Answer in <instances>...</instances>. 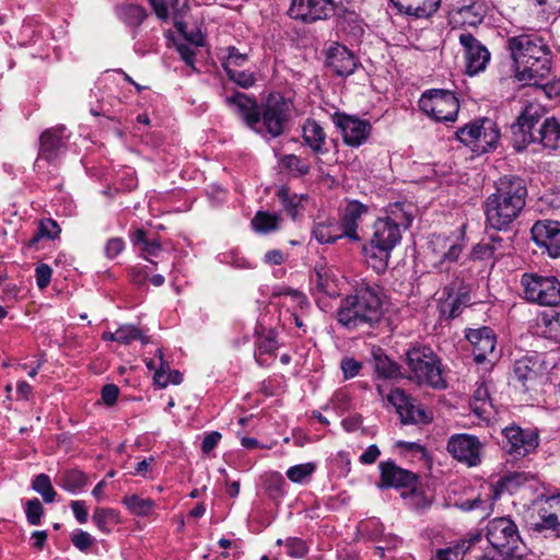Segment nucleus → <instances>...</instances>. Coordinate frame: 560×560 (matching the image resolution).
Segmentation results:
<instances>
[{"label":"nucleus","mask_w":560,"mask_h":560,"mask_svg":"<svg viewBox=\"0 0 560 560\" xmlns=\"http://www.w3.org/2000/svg\"><path fill=\"white\" fill-rule=\"evenodd\" d=\"M508 48L516 66L518 81L536 85L547 79L550 50L542 37H510Z\"/></svg>","instance_id":"f03ea898"},{"label":"nucleus","mask_w":560,"mask_h":560,"mask_svg":"<svg viewBox=\"0 0 560 560\" xmlns=\"http://www.w3.org/2000/svg\"><path fill=\"white\" fill-rule=\"evenodd\" d=\"M278 349V341L273 331H269L266 336H261L257 340V348L255 351V360L260 366L270 365Z\"/></svg>","instance_id":"2f4dec72"},{"label":"nucleus","mask_w":560,"mask_h":560,"mask_svg":"<svg viewBox=\"0 0 560 560\" xmlns=\"http://www.w3.org/2000/svg\"><path fill=\"white\" fill-rule=\"evenodd\" d=\"M486 536L493 547L491 556L504 560H522L525 556V545L516 524L510 517H495L489 521Z\"/></svg>","instance_id":"39448f33"},{"label":"nucleus","mask_w":560,"mask_h":560,"mask_svg":"<svg viewBox=\"0 0 560 560\" xmlns=\"http://www.w3.org/2000/svg\"><path fill=\"white\" fill-rule=\"evenodd\" d=\"M466 296H448L445 301L440 304L441 315L445 318L457 317L463 310V306L467 301Z\"/></svg>","instance_id":"09e8293b"},{"label":"nucleus","mask_w":560,"mask_h":560,"mask_svg":"<svg viewBox=\"0 0 560 560\" xmlns=\"http://www.w3.org/2000/svg\"><path fill=\"white\" fill-rule=\"evenodd\" d=\"M533 478V475L525 471H514L506 474L498 481L497 491H506L512 493L516 491L521 486L532 480Z\"/></svg>","instance_id":"f704fd0d"},{"label":"nucleus","mask_w":560,"mask_h":560,"mask_svg":"<svg viewBox=\"0 0 560 560\" xmlns=\"http://www.w3.org/2000/svg\"><path fill=\"white\" fill-rule=\"evenodd\" d=\"M482 444L479 439L471 434H454L448 439L447 452L458 462L468 467L480 464Z\"/></svg>","instance_id":"4468645a"},{"label":"nucleus","mask_w":560,"mask_h":560,"mask_svg":"<svg viewBox=\"0 0 560 560\" xmlns=\"http://www.w3.org/2000/svg\"><path fill=\"white\" fill-rule=\"evenodd\" d=\"M464 48L465 73L474 77L483 72L490 62L491 54L477 37H459Z\"/></svg>","instance_id":"f3484780"},{"label":"nucleus","mask_w":560,"mask_h":560,"mask_svg":"<svg viewBox=\"0 0 560 560\" xmlns=\"http://www.w3.org/2000/svg\"><path fill=\"white\" fill-rule=\"evenodd\" d=\"M407 364L412 378L420 384H428L435 388L445 387L442 378L440 362L429 347L412 348L407 352Z\"/></svg>","instance_id":"6e6552de"},{"label":"nucleus","mask_w":560,"mask_h":560,"mask_svg":"<svg viewBox=\"0 0 560 560\" xmlns=\"http://www.w3.org/2000/svg\"><path fill=\"white\" fill-rule=\"evenodd\" d=\"M481 119L465 125L456 131L457 139L464 144L471 148L476 143V136L480 132Z\"/></svg>","instance_id":"4d7b16f0"},{"label":"nucleus","mask_w":560,"mask_h":560,"mask_svg":"<svg viewBox=\"0 0 560 560\" xmlns=\"http://www.w3.org/2000/svg\"><path fill=\"white\" fill-rule=\"evenodd\" d=\"M503 450L514 458H522L533 453L538 446V435L518 425L506 427L502 431Z\"/></svg>","instance_id":"f8f14e48"},{"label":"nucleus","mask_w":560,"mask_h":560,"mask_svg":"<svg viewBox=\"0 0 560 560\" xmlns=\"http://www.w3.org/2000/svg\"><path fill=\"white\" fill-rule=\"evenodd\" d=\"M68 136L65 126L51 127L44 130L39 137V150L35 167L42 170L43 162L55 164L67 149Z\"/></svg>","instance_id":"9b49d317"},{"label":"nucleus","mask_w":560,"mask_h":560,"mask_svg":"<svg viewBox=\"0 0 560 560\" xmlns=\"http://www.w3.org/2000/svg\"><path fill=\"white\" fill-rule=\"evenodd\" d=\"M226 73L233 82L244 89L253 86L256 81L254 73L249 71H237L226 68Z\"/></svg>","instance_id":"680f3d73"},{"label":"nucleus","mask_w":560,"mask_h":560,"mask_svg":"<svg viewBox=\"0 0 560 560\" xmlns=\"http://www.w3.org/2000/svg\"><path fill=\"white\" fill-rule=\"evenodd\" d=\"M281 164L295 176L306 175L311 170L310 164L295 154H287L282 156Z\"/></svg>","instance_id":"de8ad7c7"},{"label":"nucleus","mask_w":560,"mask_h":560,"mask_svg":"<svg viewBox=\"0 0 560 560\" xmlns=\"http://www.w3.org/2000/svg\"><path fill=\"white\" fill-rule=\"evenodd\" d=\"M369 212V207L357 201H350L346 208L343 215L341 218V235L352 240L359 241L360 237L357 233L359 223L362 220V217Z\"/></svg>","instance_id":"bb28decb"},{"label":"nucleus","mask_w":560,"mask_h":560,"mask_svg":"<svg viewBox=\"0 0 560 560\" xmlns=\"http://www.w3.org/2000/svg\"><path fill=\"white\" fill-rule=\"evenodd\" d=\"M278 197L287 212L291 215L292 219H295L298 215V207L301 203L302 197H299L295 194L291 195L290 190L287 188H281L278 191Z\"/></svg>","instance_id":"6e6d98bb"},{"label":"nucleus","mask_w":560,"mask_h":560,"mask_svg":"<svg viewBox=\"0 0 560 560\" xmlns=\"http://www.w3.org/2000/svg\"><path fill=\"white\" fill-rule=\"evenodd\" d=\"M132 245L138 248L140 256L154 266L155 261L151 257H158L161 253V244L156 238H150L145 231L138 229L130 234Z\"/></svg>","instance_id":"7c9ffc66"},{"label":"nucleus","mask_w":560,"mask_h":560,"mask_svg":"<svg viewBox=\"0 0 560 560\" xmlns=\"http://www.w3.org/2000/svg\"><path fill=\"white\" fill-rule=\"evenodd\" d=\"M32 488L42 495L46 503L55 501L57 492L55 491L50 478L46 474H39L33 480Z\"/></svg>","instance_id":"c03bdc74"},{"label":"nucleus","mask_w":560,"mask_h":560,"mask_svg":"<svg viewBox=\"0 0 560 560\" xmlns=\"http://www.w3.org/2000/svg\"><path fill=\"white\" fill-rule=\"evenodd\" d=\"M154 12L159 19L167 21L172 15L174 27L179 35H189L187 33V8H179V0H158Z\"/></svg>","instance_id":"b1692460"},{"label":"nucleus","mask_w":560,"mask_h":560,"mask_svg":"<svg viewBox=\"0 0 560 560\" xmlns=\"http://www.w3.org/2000/svg\"><path fill=\"white\" fill-rule=\"evenodd\" d=\"M375 373L380 378L398 377L399 366L386 355H375Z\"/></svg>","instance_id":"37998d69"},{"label":"nucleus","mask_w":560,"mask_h":560,"mask_svg":"<svg viewBox=\"0 0 560 560\" xmlns=\"http://www.w3.org/2000/svg\"><path fill=\"white\" fill-rule=\"evenodd\" d=\"M279 217L269 212L258 211L252 220L255 231L260 233H269L277 230Z\"/></svg>","instance_id":"79ce46f5"},{"label":"nucleus","mask_w":560,"mask_h":560,"mask_svg":"<svg viewBox=\"0 0 560 560\" xmlns=\"http://www.w3.org/2000/svg\"><path fill=\"white\" fill-rule=\"evenodd\" d=\"M133 340H140L142 343H148L149 339L142 331L133 325H122L116 330V341L128 345Z\"/></svg>","instance_id":"49530a36"},{"label":"nucleus","mask_w":560,"mask_h":560,"mask_svg":"<svg viewBox=\"0 0 560 560\" xmlns=\"http://www.w3.org/2000/svg\"><path fill=\"white\" fill-rule=\"evenodd\" d=\"M92 520L96 527L103 533H109V525L118 524L120 522L119 513L109 508H96Z\"/></svg>","instance_id":"c9c22d12"},{"label":"nucleus","mask_w":560,"mask_h":560,"mask_svg":"<svg viewBox=\"0 0 560 560\" xmlns=\"http://www.w3.org/2000/svg\"><path fill=\"white\" fill-rule=\"evenodd\" d=\"M368 264L372 267L377 273L384 272L388 267V259L390 257V253H383L382 250L372 249V244L370 243L369 247L364 248Z\"/></svg>","instance_id":"a18cd8bd"},{"label":"nucleus","mask_w":560,"mask_h":560,"mask_svg":"<svg viewBox=\"0 0 560 560\" xmlns=\"http://www.w3.org/2000/svg\"><path fill=\"white\" fill-rule=\"evenodd\" d=\"M401 13L416 18H430L441 4V0H390Z\"/></svg>","instance_id":"cd10ccee"},{"label":"nucleus","mask_w":560,"mask_h":560,"mask_svg":"<svg viewBox=\"0 0 560 560\" xmlns=\"http://www.w3.org/2000/svg\"><path fill=\"white\" fill-rule=\"evenodd\" d=\"M291 103L280 93H270L260 104L258 125L254 132L262 137H280L290 118Z\"/></svg>","instance_id":"423d86ee"},{"label":"nucleus","mask_w":560,"mask_h":560,"mask_svg":"<svg viewBox=\"0 0 560 560\" xmlns=\"http://www.w3.org/2000/svg\"><path fill=\"white\" fill-rule=\"evenodd\" d=\"M167 47H174L185 63L197 72L195 57L206 46V37H167Z\"/></svg>","instance_id":"a878e982"},{"label":"nucleus","mask_w":560,"mask_h":560,"mask_svg":"<svg viewBox=\"0 0 560 560\" xmlns=\"http://www.w3.org/2000/svg\"><path fill=\"white\" fill-rule=\"evenodd\" d=\"M533 241L545 248L550 257H560V222L553 220L537 221L532 230Z\"/></svg>","instance_id":"6ab92c4d"},{"label":"nucleus","mask_w":560,"mask_h":560,"mask_svg":"<svg viewBox=\"0 0 560 560\" xmlns=\"http://www.w3.org/2000/svg\"><path fill=\"white\" fill-rule=\"evenodd\" d=\"M411 205L395 202L385 209L383 217L375 220L372 225L370 243L372 249L392 253L400 243L402 232L406 231L413 220Z\"/></svg>","instance_id":"20e7f679"},{"label":"nucleus","mask_w":560,"mask_h":560,"mask_svg":"<svg viewBox=\"0 0 560 560\" xmlns=\"http://www.w3.org/2000/svg\"><path fill=\"white\" fill-rule=\"evenodd\" d=\"M419 108L436 121H454L457 117L459 103L452 91L433 89L421 95Z\"/></svg>","instance_id":"1a4fd4ad"},{"label":"nucleus","mask_w":560,"mask_h":560,"mask_svg":"<svg viewBox=\"0 0 560 560\" xmlns=\"http://www.w3.org/2000/svg\"><path fill=\"white\" fill-rule=\"evenodd\" d=\"M60 231L61 230L55 220L44 219L39 222L37 232L31 240V243L35 244L44 237H46L48 240H54L59 235Z\"/></svg>","instance_id":"8fccbe9b"},{"label":"nucleus","mask_w":560,"mask_h":560,"mask_svg":"<svg viewBox=\"0 0 560 560\" xmlns=\"http://www.w3.org/2000/svg\"><path fill=\"white\" fill-rule=\"evenodd\" d=\"M542 335L551 340L560 341V314L551 317H544Z\"/></svg>","instance_id":"13d9d810"},{"label":"nucleus","mask_w":560,"mask_h":560,"mask_svg":"<svg viewBox=\"0 0 560 560\" xmlns=\"http://www.w3.org/2000/svg\"><path fill=\"white\" fill-rule=\"evenodd\" d=\"M387 400L396 408L401 422L405 424H424L432 420V412L428 411L402 389L395 388L390 390Z\"/></svg>","instance_id":"9d476101"},{"label":"nucleus","mask_w":560,"mask_h":560,"mask_svg":"<svg viewBox=\"0 0 560 560\" xmlns=\"http://www.w3.org/2000/svg\"><path fill=\"white\" fill-rule=\"evenodd\" d=\"M466 338L472 347L474 360L476 363H489L493 365L500 358V351H497V337L490 327H480L468 329Z\"/></svg>","instance_id":"ddd939ff"},{"label":"nucleus","mask_w":560,"mask_h":560,"mask_svg":"<svg viewBox=\"0 0 560 560\" xmlns=\"http://www.w3.org/2000/svg\"><path fill=\"white\" fill-rule=\"evenodd\" d=\"M334 0H292L289 15L304 23L326 19L332 11Z\"/></svg>","instance_id":"a211bd4d"},{"label":"nucleus","mask_w":560,"mask_h":560,"mask_svg":"<svg viewBox=\"0 0 560 560\" xmlns=\"http://www.w3.org/2000/svg\"><path fill=\"white\" fill-rule=\"evenodd\" d=\"M27 522L32 525H39L44 514V508L36 498L28 500L25 508Z\"/></svg>","instance_id":"052dcab7"},{"label":"nucleus","mask_w":560,"mask_h":560,"mask_svg":"<svg viewBox=\"0 0 560 560\" xmlns=\"http://www.w3.org/2000/svg\"><path fill=\"white\" fill-rule=\"evenodd\" d=\"M314 470H315V465L313 463L300 464V465L290 467L287 470V477L292 482L302 483L308 477L312 476Z\"/></svg>","instance_id":"5fc2aeb1"},{"label":"nucleus","mask_w":560,"mask_h":560,"mask_svg":"<svg viewBox=\"0 0 560 560\" xmlns=\"http://www.w3.org/2000/svg\"><path fill=\"white\" fill-rule=\"evenodd\" d=\"M514 377L525 386V383L536 376V372L529 366L528 361L517 360L513 369Z\"/></svg>","instance_id":"bf43d9fd"},{"label":"nucleus","mask_w":560,"mask_h":560,"mask_svg":"<svg viewBox=\"0 0 560 560\" xmlns=\"http://www.w3.org/2000/svg\"><path fill=\"white\" fill-rule=\"evenodd\" d=\"M118 15L124 23L130 26L140 25L147 16L144 9L138 4L120 5L118 8Z\"/></svg>","instance_id":"e433bc0d"},{"label":"nucleus","mask_w":560,"mask_h":560,"mask_svg":"<svg viewBox=\"0 0 560 560\" xmlns=\"http://www.w3.org/2000/svg\"><path fill=\"white\" fill-rule=\"evenodd\" d=\"M334 122L341 130L345 143L351 147H360L371 132L370 122L354 116L336 114Z\"/></svg>","instance_id":"aec40b11"},{"label":"nucleus","mask_w":560,"mask_h":560,"mask_svg":"<svg viewBox=\"0 0 560 560\" xmlns=\"http://www.w3.org/2000/svg\"><path fill=\"white\" fill-rule=\"evenodd\" d=\"M337 279L332 271L326 268L316 269V287L327 295L337 294Z\"/></svg>","instance_id":"a19ab883"},{"label":"nucleus","mask_w":560,"mask_h":560,"mask_svg":"<svg viewBox=\"0 0 560 560\" xmlns=\"http://www.w3.org/2000/svg\"><path fill=\"white\" fill-rule=\"evenodd\" d=\"M511 130L512 144L517 152L523 151L529 143L537 141V137L533 131L516 122L511 126Z\"/></svg>","instance_id":"58836bf2"},{"label":"nucleus","mask_w":560,"mask_h":560,"mask_svg":"<svg viewBox=\"0 0 560 560\" xmlns=\"http://www.w3.org/2000/svg\"><path fill=\"white\" fill-rule=\"evenodd\" d=\"M302 138L313 153L325 154L328 151L325 148L326 132L316 120L306 119L302 127Z\"/></svg>","instance_id":"c756f323"},{"label":"nucleus","mask_w":560,"mask_h":560,"mask_svg":"<svg viewBox=\"0 0 560 560\" xmlns=\"http://www.w3.org/2000/svg\"><path fill=\"white\" fill-rule=\"evenodd\" d=\"M52 270L46 264H40L35 269L36 283L39 289H45L51 280Z\"/></svg>","instance_id":"338daca9"},{"label":"nucleus","mask_w":560,"mask_h":560,"mask_svg":"<svg viewBox=\"0 0 560 560\" xmlns=\"http://www.w3.org/2000/svg\"><path fill=\"white\" fill-rule=\"evenodd\" d=\"M524 298L541 306L560 304V281L551 275L526 272L521 278Z\"/></svg>","instance_id":"0eeeda50"},{"label":"nucleus","mask_w":560,"mask_h":560,"mask_svg":"<svg viewBox=\"0 0 560 560\" xmlns=\"http://www.w3.org/2000/svg\"><path fill=\"white\" fill-rule=\"evenodd\" d=\"M476 137V143L471 145V150L477 154H483L497 147L500 132L491 119L483 118L481 119L480 132Z\"/></svg>","instance_id":"c85d7f7f"},{"label":"nucleus","mask_w":560,"mask_h":560,"mask_svg":"<svg viewBox=\"0 0 560 560\" xmlns=\"http://www.w3.org/2000/svg\"><path fill=\"white\" fill-rule=\"evenodd\" d=\"M540 118V109L536 105H528L518 116L516 124L533 131L534 127L538 124Z\"/></svg>","instance_id":"603ef678"},{"label":"nucleus","mask_w":560,"mask_h":560,"mask_svg":"<svg viewBox=\"0 0 560 560\" xmlns=\"http://www.w3.org/2000/svg\"><path fill=\"white\" fill-rule=\"evenodd\" d=\"M527 188L517 176H503L495 182V191L485 201L487 225L495 231H508L525 207Z\"/></svg>","instance_id":"f257e3e1"},{"label":"nucleus","mask_w":560,"mask_h":560,"mask_svg":"<svg viewBox=\"0 0 560 560\" xmlns=\"http://www.w3.org/2000/svg\"><path fill=\"white\" fill-rule=\"evenodd\" d=\"M537 141L544 148L555 150L560 140V124L553 118H547L537 130Z\"/></svg>","instance_id":"473e14b6"},{"label":"nucleus","mask_w":560,"mask_h":560,"mask_svg":"<svg viewBox=\"0 0 560 560\" xmlns=\"http://www.w3.org/2000/svg\"><path fill=\"white\" fill-rule=\"evenodd\" d=\"M530 528L537 533L551 532L560 537V494L540 500L538 518L530 523Z\"/></svg>","instance_id":"dca6fc26"},{"label":"nucleus","mask_w":560,"mask_h":560,"mask_svg":"<svg viewBox=\"0 0 560 560\" xmlns=\"http://www.w3.org/2000/svg\"><path fill=\"white\" fill-rule=\"evenodd\" d=\"M226 104L253 130L258 125L260 105L257 101L243 92H235L225 98Z\"/></svg>","instance_id":"412c9836"},{"label":"nucleus","mask_w":560,"mask_h":560,"mask_svg":"<svg viewBox=\"0 0 560 560\" xmlns=\"http://www.w3.org/2000/svg\"><path fill=\"white\" fill-rule=\"evenodd\" d=\"M486 15V8L480 2H472L454 9L448 14L451 31H460V35H472L471 31L477 27Z\"/></svg>","instance_id":"2eb2a0df"},{"label":"nucleus","mask_w":560,"mask_h":560,"mask_svg":"<svg viewBox=\"0 0 560 560\" xmlns=\"http://www.w3.org/2000/svg\"><path fill=\"white\" fill-rule=\"evenodd\" d=\"M327 63L340 77L350 75L354 72L358 62L354 55L343 45L334 43L327 49Z\"/></svg>","instance_id":"5701e85b"},{"label":"nucleus","mask_w":560,"mask_h":560,"mask_svg":"<svg viewBox=\"0 0 560 560\" xmlns=\"http://www.w3.org/2000/svg\"><path fill=\"white\" fill-rule=\"evenodd\" d=\"M431 244L436 258L435 267L440 270H447L448 267H444V265L446 262H455L463 252L460 244L443 235H435Z\"/></svg>","instance_id":"393cba45"},{"label":"nucleus","mask_w":560,"mask_h":560,"mask_svg":"<svg viewBox=\"0 0 560 560\" xmlns=\"http://www.w3.org/2000/svg\"><path fill=\"white\" fill-rule=\"evenodd\" d=\"M125 249V242L120 237H112L105 244V255L113 259Z\"/></svg>","instance_id":"774afa93"},{"label":"nucleus","mask_w":560,"mask_h":560,"mask_svg":"<svg viewBox=\"0 0 560 560\" xmlns=\"http://www.w3.org/2000/svg\"><path fill=\"white\" fill-rule=\"evenodd\" d=\"M277 545H284L287 548V553L293 558H302L308 552L306 542L298 537H289L285 540L278 539Z\"/></svg>","instance_id":"3c124183"},{"label":"nucleus","mask_w":560,"mask_h":560,"mask_svg":"<svg viewBox=\"0 0 560 560\" xmlns=\"http://www.w3.org/2000/svg\"><path fill=\"white\" fill-rule=\"evenodd\" d=\"M381 485L384 488H407L416 483V475L407 469L398 467L394 462L387 460L380 464Z\"/></svg>","instance_id":"4be33fe9"},{"label":"nucleus","mask_w":560,"mask_h":560,"mask_svg":"<svg viewBox=\"0 0 560 560\" xmlns=\"http://www.w3.org/2000/svg\"><path fill=\"white\" fill-rule=\"evenodd\" d=\"M149 273L147 266H133L128 271L130 281L137 287H143L147 283Z\"/></svg>","instance_id":"0e129e2a"},{"label":"nucleus","mask_w":560,"mask_h":560,"mask_svg":"<svg viewBox=\"0 0 560 560\" xmlns=\"http://www.w3.org/2000/svg\"><path fill=\"white\" fill-rule=\"evenodd\" d=\"M226 60L223 63L224 69L229 68L230 65L235 67H242L247 60V54L241 52L236 47L229 46L226 49Z\"/></svg>","instance_id":"e2e57ef3"},{"label":"nucleus","mask_w":560,"mask_h":560,"mask_svg":"<svg viewBox=\"0 0 560 560\" xmlns=\"http://www.w3.org/2000/svg\"><path fill=\"white\" fill-rule=\"evenodd\" d=\"M382 290L377 284L361 283L353 294L342 300L338 322L348 329L372 326L383 314Z\"/></svg>","instance_id":"7ed1b4c3"},{"label":"nucleus","mask_w":560,"mask_h":560,"mask_svg":"<svg viewBox=\"0 0 560 560\" xmlns=\"http://www.w3.org/2000/svg\"><path fill=\"white\" fill-rule=\"evenodd\" d=\"M71 542L80 551H86L94 542V538L84 530H78L71 535Z\"/></svg>","instance_id":"69168bd1"},{"label":"nucleus","mask_w":560,"mask_h":560,"mask_svg":"<svg viewBox=\"0 0 560 560\" xmlns=\"http://www.w3.org/2000/svg\"><path fill=\"white\" fill-rule=\"evenodd\" d=\"M470 406L472 411L482 417L488 415V407H492L488 387L485 384H480L474 392L471 397Z\"/></svg>","instance_id":"4c0bfd02"},{"label":"nucleus","mask_w":560,"mask_h":560,"mask_svg":"<svg viewBox=\"0 0 560 560\" xmlns=\"http://www.w3.org/2000/svg\"><path fill=\"white\" fill-rule=\"evenodd\" d=\"M122 503L131 514L142 517L151 515L155 508L152 499H144L137 494L124 497Z\"/></svg>","instance_id":"72a5a7b5"},{"label":"nucleus","mask_w":560,"mask_h":560,"mask_svg":"<svg viewBox=\"0 0 560 560\" xmlns=\"http://www.w3.org/2000/svg\"><path fill=\"white\" fill-rule=\"evenodd\" d=\"M88 483V477L80 470H68L62 476V488L71 493L80 492Z\"/></svg>","instance_id":"ea45409f"},{"label":"nucleus","mask_w":560,"mask_h":560,"mask_svg":"<svg viewBox=\"0 0 560 560\" xmlns=\"http://www.w3.org/2000/svg\"><path fill=\"white\" fill-rule=\"evenodd\" d=\"M470 544L463 541L453 547L440 549L432 560H464L465 552L468 550Z\"/></svg>","instance_id":"864d4df0"}]
</instances>
